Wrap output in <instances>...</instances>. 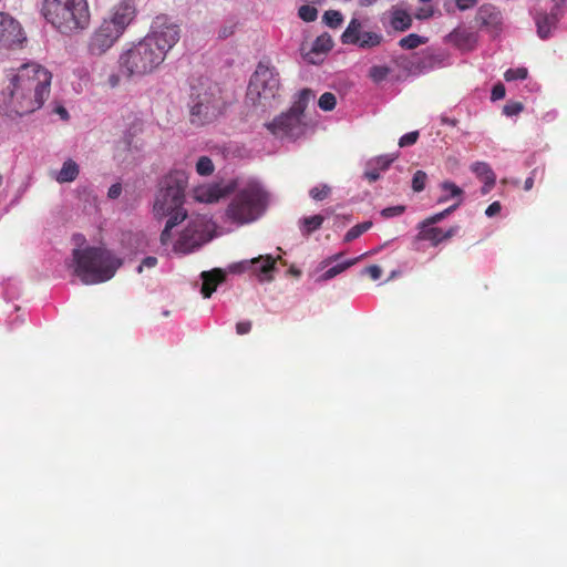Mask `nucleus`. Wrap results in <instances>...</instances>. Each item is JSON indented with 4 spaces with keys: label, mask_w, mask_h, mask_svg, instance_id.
Listing matches in <instances>:
<instances>
[{
    "label": "nucleus",
    "mask_w": 567,
    "mask_h": 567,
    "mask_svg": "<svg viewBox=\"0 0 567 567\" xmlns=\"http://www.w3.org/2000/svg\"><path fill=\"white\" fill-rule=\"evenodd\" d=\"M52 74L38 63H24L11 79L8 107L19 116L39 110L50 94Z\"/></svg>",
    "instance_id": "f257e3e1"
},
{
    "label": "nucleus",
    "mask_w": 567,
    "mask_h": 567,
    "mask_svg": "<svg viewBox=\"0 0 567 567\" xmlns=\"http://www.w3.org/2000/svg\"><path fill=\"white\" fill-rule=\"evenodd\" d=\"M187 185L188 176L183 169L171 171L159 182L153 213L157 219L167 218L159 235V241L163 246L173 243L172 230L187 219L188 214L184 207Z\"/></svg>",
    "instance_id": "f03ea898"
},
{
    "label": "nucleus",
    "mask_w": 567,
    "mask_h": 567,
    "mask_svg": "<svg viewBox=\"0 0 567 567\" xmlns=\"http://www.w3.org/2000/svg\"><path fill=\"white\" fill-rule=\"evenodd\" d=\"M40 13L47 23L65 35L78 34L91 23L87 0H42Z\"/></svg>",
    "instance_id": "7ed1b4c3"
},
{
    "label": "nucleus",
    "mask_w": 567,
    "mask_h": 567,
    "mask_svg": "<svg viewBox=\"0 0 567 567\" xmlns=\"http://www.w3.org/2000/svg\"><path fill=\"white\" fill-rule=\"evenodd\" d=\"M74 274L85 285L110 280L121 266L111 251L101 247L76 248L72 252Z\"/></svg>",
    "instance_id": "20e7f679"
},
{
    "label": "nucleus",
    "mask_w": 567,
    "mask_h": 567,
    "mask_svg": "<svg viewBox=\"0 0 567 567\" xmlns=\"http://www.w3.org/2000/svg\"><path fill=\"white\" fill-rule=\"evenodd\" d=\"M269 195L257 182H249L237 190L226 209L233 223L245 225L257 220L267 209Z\"/></svg>",
    "instance_id": "39448f33"
},
{
    "label": "nucleus",
    "mask_w": 567,
    "mask_h": 567,
    "mask_svg": "<svg viewBox=\"0 0 567 567\" xmlns=\"http://www.w3.org/2000/svg\"><path fill=\"white\" fill-rule=\"evenodd\" d=\"M162 51L153 48L144 38L123 50L118 56V70L127 79L153 73L163 62Z\"/></svg>",
    "instance_id": "423d86ee"
},
{
    "label": "nucleus",
    "mask_w": 567,
    "mask_h": 567,
    "mask_svg": "<svg viewBox=\"0 0 567 567\" xmlns=\"http://www.w3.org/2000/svg\"><path fill=\"white\" fill-rule=\"evenodd\" d=\"M186 221V225L179 230L177 239L173 243V251L179 255L192 254L213 238L205 216H187Z\"/></svg>",
    "instance_id": "0eeeda50"
},
{
    "label": "nucleus",
    "mask_w": 567,
    "mask_h": 567,
    "mask_svg": "<svg viewBox=\"0 0 567 567\" xmlns=\"http://www.w3.org/2000/svg\"><path fill=\"white\" fill-rule=\"evenodd\" d=\"M144 39L153 48L162 51V56L165 59L168 51L179 41L181 28L168 16L159 14L153 20L151 31Z\"/></svg>",
    "instance_id": "6e6552de"
},
{
    "label": "nucleus",
    "mask_w": 567,
    "mask_h": 567,
    "mask_svg": "<svg viewBox=\"0 0 567 567\" xmlns=\"http://www.w3.org/2000/svg\"><path fill=\"white\" fill-rule=\"evenodd\" d=\"M279 90L280 79L276 68L269 60L260 61L250 78L248 94L256 95L259 100H272Z\"/></svg>",
    "instance_id": "1a4fd4ad"
},
{
    "label": "nucleus",
    "mask_w": 567,
    "mask_h": 567,
    "mask_svg": "<svg viewBox=\"0 0 567 567\" xmlns=\"http://www.w3.org/2000/svg\"><path fill=\"white\" fill-rule=\"evenodd\" d=\"M267 128L277 137L296 140L305 134L306 123L302 116L289 110L267 124Z\"/></svg>",
    "instance_id": "9d476101"
},
{
    "label": "nucleus",
    "mask_w": 567,
    "mask_h": 567,
    "mask_svg": "<svg viewBox=\"0 0 567 567\" xmlns=\"http://www.w3.org/2000/svg\"><path fill=\"white\" fill-rule=\"evenodd\" d=\"M24 40L19 22L6 13H0V45L12 48Z\"/></svg>",
    "instance_id": "9b49d317"
},
{
    "label": "nucleus",
    "mask_w": 567,
    "mask_h": 567,
    "mask_svg": "<svg viewBox=\"0 0 567 567\" xmlns=\"http://www.w3.org/2000/svg\"><path fill=\"white\" fill-rule=\"evenodd\" d=\"M135 17L136 8L134 1L121 0L118 3L113 6L105 19L124 32Z\"/></svg>",
    "instance_id": "f8f14e48"
},
{
    "label": "nucleus",
    "mask_w": 567,
    "mask_h": 567,
    "mask_svg": "<svg viewBox=\"0 0 567 567\" xmlns=\"http://www.w3.org/2000/svg\"><path fill=\"white\" fill-rule=\"evenodd\" d=\"M219 112L218 100H210L208 97H199L196 103L190 107L192 122L195 124H203L213 120Z\"/></svg>",
    "instance_id": "ddd939ff"
},
{
    "label": "nucleus",
    "mask_w": 567,
    "mask_h": 567,
    "mask_svg": "<svg viewBox=\"0 0 567 567\" xmlns=\"http://www.w3.org/2000/svg\"><path fill=\"white\" fill-rule=\"evenodd\" d=\"M420 233L417 238L420 240L431 241L433 246H437L440 243L452 238L460 229L458 226H452L447 230L434 226L420 225Z\"/></svg>",
    "instance_id": "4468645a"
},
{
    "label": "nucleus",
    "mask_w": 567,
    "mask_h": 567,
    "mask_svg": "<svg viewBox=\"0 0 567 567\" xmlns=\"http://www.w3.org/2000/svg\"><path fill=\"white\" fill-rule=\"evenodd\" d=\"M502 20L501 11L493 4L485 3L477 10L476 21L480 22L482 27L498 31L502 25Z\"/></svg>",
    "instance_id": "2eb2a0df"
},
{
    "label": "nucleus",
    "mask_w": 567,
    "mask_h": 567,
    "mask_svg": "<svg viewBox=\"0 0 567 567\" xmlns=\"http://www.w3.org/2000/svg\"><path fill=\"white\" fill-rule=\"evenodd\" d=\"M200 277L203 280L200 292L204 298H210L217 286L225 280L226 274L224 270L215 268L210 271H203Z\"/></svg>",
    "instance_id": "dca6fc26"
},
{
    "label": "nucleus",
    "mask_w": 567,
    "mask_h": 567,
    "mask_svg": "<svg viewBox=\"0 0 567 567\" xmlns=\"http://www.w3.org/2000/svg\"><path fill=\"white\" fill-rule=\"evenodd\" d=\"M114 45V42L97 28L91 34L87 43L90 54L100 56Z\"/></svg>",
    "instance_id": "f3484780"
},
{
    "label": "nucleus",
    "mask_w": 567,
    "mask_h": 567,
    "mask_svg": "<svg viewBox=\"0 0 567 567\" xmlns=\"http://www.w3.org/2000/svg\"><path fill=\"white\" fill-rule=\"evenodd\" d=\"M559 7L555 6L550 13H538L535 18L537 25V33L542 39L549 37L551 28L558 21Z\"/></svg>",
    "instance_id": "a211bd4d"
},
{
    "label": "nucleus",
    "mask_w": 567,
    "mask_h": 567,
    "mask_svg": "<svg viewBox=\"0 0 567 567\" xmlns=\"http://www.w3.org/2000/svg\"><path fill=\"white\" fill-rule=\"evenodd\" d=\"M447 41L463 50L473 49L475 35L467 29L456 28L449 35Z\"/></svg>",
    "instance_id": "6ab92c4d"
},
{
    "label": "nucleus",
    "mask_w": 567,
    "mask_h": 567,
    "mask_svg": "<svg viewBox=\"0 0 567 567\" xmlns=\"http://www.w3.org/2000/svg\"><path fill=\"white\" fill-rule=\"evenodd\" d=\"M276 259L267 255L265 257L259 256L258 258H254L251 260V265L254 266V271L258 274L262 280H271V272L275 269Z\"/></svg>",
    "instance_id": "aec40b11"
},
{
    "label": "nucleus",
    "mask_w": 567,
    "mask_h": 567,
    "mask_svg": "<svg viewBox=\"0 0 567 567\" xmlns=\"http://www.w3.org/2000/svg\"><path fill=\"white\" fill-rule=\"evenodd\" d=\"M79 165L71 158L66 159L61 169L55 175V181L60 184L71 183L79 176Z\"/></svg>",
    "instance_id": "412c9836"
},
{
    "label": "nucleus",
    "mask_w": 567,
    "mask_h": 567,
    "mask_svg": "<svg viewBox=\"0 0 567 567\" xmlns=\"http://www.w3.org/2000/svg\"><path fill=\"white\" fill-rule=\"evenodd\" d=\"M390 23L395 31L402 32L411 28L412 18L405 10L395 9L392 12Z\"/></svg>",
    "instance_id": "4be33fe9"
},
{
    "label": "nucleus",
    "mask_w": 567,
    "mask_h": 567,
    "mask_svg": "<svg viewBox=\"0 0 567 567\" xmlns=\"http://www.w3.org/2000/svg\"><path fill=\"white\" fill-rule=\"evenodd\" d=\"M361 28H362V24L358 19H355V18L351 19L347 29L341 34V42L343 44H352V43H355L357 41H359L360 34H361Z\"/></svg>",
    "instance_id": "5701e85b"
},
{
    "label": "nucleus",
    "mask_w": 567,
    "mask_h": 567,
    "mask_svg": "<svg viewBox=\"0 0 567 567\" xmlns=\"http://www.w3.org/2000/svg\"><path fill=\"white\" fill-rule=\"evenodd\" d=\"M471 168L476 174L477 177L483 179L485 184H487L488 186L495 185L496 176L487 163L476 162L472 165Z\"/></svg>",
    "instance_id": "b1692460"
},
{
    "label": "nucleus",
    "mask_w": 567,
    "mask_h": 567,
    "mask_svg": "<svg viewBox=\"0 0 567 567\" xmlns=\"http://www.w3.org/2000/svg\"><path fill=\"white\" fill-rule=\"evenodd\" d=\"M441 189L443 194L437 199V203H445L452 198H457V202L461 199V203L463 202V190L455 183L445 181L441 184Z\"/></svg>",
    "instance_id": "393cba45"
},
{
    "label": "nucleus",
    "mask_w": 567,
    "mask_h": 567,
    "mask_svg": "<svg viewBox=\"0 0 567 567\" xmlns=\"http://www.w3.org/2000/svg\"><path fill=\"white\" fill-rule=\"evenodd\" d=\"M315 97L313 92L310 89H303L298 93V99L295 101L290 111L303 117V112L311 99Z\"/></svg>",
    "instance_id": "a878e982"
},
{
    "label": "nucleus",
    "mask_w": 567,
    "mask_h": 567,
    "mask_svg": "<svg viewBox=\"0 0 567 567\" xmlns=\"http://www.w3.org/2000/svg\"><path fill=\"white\" fill-rule=\"evenodd\" d=\"M383 40V35L381 33L368 31L362 32L360 34V40L354 44L359 45L361 49H371L381 44Z\"/></svg>",
    "instance_id": "bb28decb"
},
{
    "label": "nucleus",
    "mask_w": 567,
    "mask_h": 567,
    "mask_svg": "<svg viewBox=\"0 0 567 567\" xmlns=\"http://www.w3.org/2000/svg\"><path fill=\"white\" fill-rule=\"evenodd\" d=\"M324 221V217L321 215H313L310 217H305L300 220V228L305 236H309L311 233L319 229Z\"/></svg>",
    "instance_id": "cd10ccee"
},
{
    "label": "nucleus",
    "mask_w": 567,
    "mask_h": 567,
    "mask_svg": "<svg viewBox=\"0 0 567 567\" xmlns=\"http://www.w3.org/2000/svg\"><path fill=\"white\" fill-rule=\"evenodd\" d=\"M333 48V40L330 34L323 33L319 35L313 44L311 51L313 53H328Z\"/></svg>",
    "instance_id": "c85d7f7f"
},
{
    "label": "nucleus",
    "mask_w": 567,
    "mask_h": 567,
    "mask_svg": "<svg viewBox=\"0 0 567 567\" xmlns=\"http://www.w3.org/2000/svg\"><path fill=\"white\" fill-rule=\"evenodd\" d=\"M427 39L416 33H410L399 41V45L404 50H413L419 45L426 43Z\"/></svg>",
    "instance_id": "c756f323"
},
{
    "label": "nucleus",
    "mask_w": 567,
    "mask_h": 567,
    "mask_svg": "<svg viewBox=\"0 0 567 567\" xmlns=\"http://www.w3.org/2000/svg\"><path fill=\"white\" fill-rule=\"evenodd\" d=\"M357 261H358V258H354V259L347 260V261H344V262H341V264L334 265V266H332L331 268H329L328 270H326V271L321 275V279H322V280H329V279H332V278H333V277H336L337 275L341 274L342 271H344L346 269H348L349 267H351L352 265H354Z\"/></svg>",
    "instance_id": "7c9ffc66"
},
{
    "label": "nucleus",
    "mask_w": 567,
    "mask_h": 567,
    "mask_svg": "<svg viewBox=\"0 0 567 567\" xmlns=\"http://www.w3.org/2000/svg\"><path fill=\"white\" fill-rule=\"evenodd\" d=\"M97 29L106 34L114 43L122 37L124 33L117 27L109 22L106 19H103Z\"/></svg>",
    "instance_id": "2f4dec72"
},
{
    "label": "nucleus",
    "mask_w": 567,
    "mask_h": 567,
    "mask_svg": "<svg viewBox=\"0 0 567 567\" xmlns=\"http://www.w3.org/2000/svg\"><path fill=\"white\" fill-rule=\"evenodd\" d=\"M372 227V221H363L361 224H358L353 227H351L347 234L344 235V241L350 243L358 237H360L363 233L369 230Z\"/></svg>",
    "instance_id": "473e14b6"
},
{
    "label": "nucleus",
    "mask_w": 567,
    "mask_h": 567,
    "mask_svg": "<svg viewBox=\"0 0 567 567\" xmlns=\"http://www.w3.org/2000/svg\"><path fill=\"white\" fill-rule=\"evenodd\" d=\"M460 205H461V199L458 202H456L454 205L444 209L443 212L430 216L429 218L423 220L420 225L433 226L434 224L443 220L446 216H449L452 212H454Z\"/></svg>",
    "instance_id": "72a5a7b5"
},
{
    "label": "nucleus",
    "mask_w": 567,
    "mask_h": 567,
    "mask_svg": "<svg viewBox=\"0 0 567 567\" xmlns=\"http://www.w3.org/2000/svg\"><path fill=\"white\" fill-rule=\"evenodd\" d=\"M215 166L208 156H200L196 163V172L200 176H209L214 173Z\"/></svg>",
    "instance_id": "f704fd0d"
},
{
    "label": "nucleus",
    "mask_w": 567,
    "mask_h": 567,
    "mask_svg": "<svg viewBox=\"0 0 567 567\" xmlns=\"http://www.w3.org/2000/svg\"><path fill=\"white\" fill-rule=\"evenodd\" d=\"M323 22L330 27V28H338L341 25V23L343 22V16L340 11H337V10H328L324 12L323 17Z\"/></svg>",
    "instance_id": "c9c22d12"
},
{
    "label": "nucleus",
    "mask_w": 567,
    "mask_h": 567,
    "mask_svg": "<svg viewBox=\"0 0 567 567\" xmlns=\"http://www.w3.org/2000/svg\"><path fill=\"white\" fill-rule=\"evenodd\" d=\"M298 17L305 22H313L318 18V10L313 6L303 4L298 9Z\"/></svg>",
    "instance_id": "e433bc0d"
},
{
    "label": "nucleus",
    "mask_w": 567,
    "mask_h": 567,
    "mask_svg": "<svg viewBox=\"0 0 567 567\" xmlns=\"http://www.w3.org/2000/svg\"><path fill=\"white\" fill-rule=\"evenodd\" d=\"M396 157L390 155H381L369 161V166H377L380 172L386 171Z\"/></svg>",
    "instance_id": "4c0bfd02"
},
{
    "label": "nucleus",
    "mask_w": 567,
    "mask_h": 567,
    "mask_svg": "<svg viewBox=\"0 0 567 567\" xmlns=\"http://www.w3.org/2000/svg\"><path fill=\"white\" fill-rule=\"evenodd\" d=\"M389 73H390V68H388L385 65H373L372 68H370L369 76L374 82H381V81L385 80V78L389 75Z\"/></svg>",
    "instance_id": "58836bf2"
},
{
    "label": "nucleus",
    "mask_w": 567,
    "mask_h": 567,
    "mask_svg": "<svg viewBox=\"0 0 567 567\" xmlns=\"http://www.w3.org/2000/svg\"><path fill=\"white\" fill-rule=\"evenodd\" d=\"M337 99L333 93H323L318 102V105L323 111H332L336 107Z\"/></svg>",
    "instance_id": "ea45409f"
},
{
    "label": "nucleus",
    "mask_w": 567,
    "mask_h": 567,
    "mask_svg": "<svg viewBox=\"0 0 567 567\" xmlns=\"http://www.w3.org/2000/svg\"><path fill=\"white\" fill-rule=\"evenodd\" d=\"M427 175L423 171H416L412 178V188L414 192L420 193L425 188Z\"/></svg>",
    "instance_id": "a19ab883"
},
{
    "label": "nucleus",
    "mask_w": 567,
    "mask_h": 567,
    "mask_svg": "<svg viewBox=\"0 0 567 567\" xmlns=\"http://www.w3.org/2000/svg\"><path fill=\"white\" fill-rule=\"evenodd\" d=\"M330 193H331V188L327 184L312 187L309 190L310 197L315 200H323L330 195Z\"/></svg>",
    "instance_id": "79ce46f5"
},
{
    "label": "nucleus",
    "mask_w": 567,
    "mask_h": 567,
    "mask_svg": "<svg viewBox=\"0 0 567 567\" xmlns=\"http://www.w3.org/2000/svg\"><path fill=\"white\" fill-rule=\"evenodd\" d=\"M528 75V71L526 68H516V69H508L504 73V79L506 81H514V80H525Z\"/></svg>",
    "instance_id": "37998d69"
},
{
    "label": "nucleus",
    "mask_w": 567,
    "mask_h": 567,
    "mask_svg": "<svg viewBox=\"0 0 567 567\" xmlns=\"http://www.w3.org/2000/svg\"><path fill=\"white\" fill-rule=\"evenodd\" d=\"M417 138H419V132L417 131H413V132L406 133L403 136H401V138L399 140V146L400 147H405V146L413 145V144L416 143Z\"/></svg>",
    "instance_id": "c03bdc74"
},
{
    "label": "nucleus",
    "mask_w": 567,
    "mask_h": 567,
    "mask_svg": "<svg viewBox=\"0 0 567 567\" xmlns=\"http://www.w3.org/2000/svg\"><path fill=\"white\" fill-rule=\"evenodd\" d=\"M404 210H405L404 206H401V205L391 206V207H386V208L382 209L381 215L384 218H392V217L402 215L404 213Z\"/></svg>",
    "instance_id": "a18cd8bd"
},
{
    "label": "nucleus",
    "mask_w": 567,
    "mask_h": 567,
    "mask_svg": "<svg viewBox=\"0 0 567 567\" xmlns=\"http://www.w3.org/2000/svg\"><path fill=\"white\" fill-rule=\"evenodd\" d=\"M523 111V104L520 102H511L504 106V114L507 116L517 115Z\"/></svg>",
    "instance_id": "49530a36"
},
{
    "label": "nucleus",
    "mask_w": 567,
    "mask_h": 567,
    "mask_svg": "<svg viewBox=\"0 0 567 567\" xmlns=\"http://www.w3.org/2000/svg\"><path fill=\"white\" fill-rule=\"evenodd\" d=\"M364 178L368 179L370 183H373L380 178V169L377 166H369V163L367 164V169L364 172Z\"/></svg>",
    "instance_id": "de8ad7c7"
},
{
    "label": "nucleus",
    "mask_w": 567,
    "mask_h": 567,
    "mask_svg": "<svg viewBox=\"0 0 567 567\" xmlns=\"http://www.w3.org/2000/svg\"><path fill=\"white\" fill-rule=\"evenodd\" d=\"M363 274L368 275L372 280H378L382 276V269L378 265H371L363 270Z\"/></svg>",
    "instance_id": "09e8293b"
},
{
    "label": "nucleus",
    "mask_w": 567,
    "mask_h": 567,
    "mask_svg": "<svg viewBox=\"0 0 567 567\" xmlns=\"http://www.w3.org/2000/svg\"><path fill=\"white\" fill-rule=\"evenodd\" d=\"M505 93H506L505 86L502 83H497L492 89L491 99L493 101L501 100L505 96Z\"/></svg>",
    "instance_id": "8fccbe9b"
},
{
    "label": "nucleus",
    "mask_w": 567,
    "mask_h": 567,
    "mask_svg": "<svg viewBox=\"0 0 567 567\" xmlns=\"http://www.w3.org/2000/svg\"><path fill=\"white\" fill-rule=\"evenodd\" d=\"M478 0H455V6L458 10L465 11L474 8Z\"/></svg>",
    "instance_id": "3c124183"
},
{
    "label": "nucleus",
    "mask_w": 567,
    "mask_h": 567,
    "mask_svg": "<svg viewBox=\"0 0 567 567\" xmlns=\"http://www.w3.org/2000/svg\"><path fill=\"white\" fill-rule=\"evenodd\" d=\"M157 265V258L156 257H153V256H148V257H145L141 265L138 266L137 270L138 272H142L143 270V267H146V268H153Z\"/></svg>",
    "instance_id": "603ef678"
},
{
    "label": "nucleus",
    "mask_w": 567,
    "mask_h": 567,
    "mask_svg": "<svg viewBox=\"0 0 567 567\" xmlns=\"http://www.w3.org/2000/svg\"><path fill=\"white\" fill-rule=\"evenodd\" d=\"M251 322L250 321H240L236 324V332L238 334H246L250 332L251 330Z\"/></svg>",
    "instance_id": "864d4df0"
},
{
    "label": "nucleus",
    "mask_w": 567,
    "mask_h": 567,
    "mask_svg": "<svg viewBox=\"0 0 567 567\" xmlns=\"http://www.w3.org/2000/svg\"><path fill=\"white\" fill-rule=\"evenodd\" d=\"M501 209H502L501 203L499 202H493L486 208L485 214L488 217H493V216L497 215L501 212Z\"/></svg>",
    "instance_id": "5fc2aeb1"
},
{
    "label": "nucleus",
    "mask_w": 567,
    "mask_h": 567,
    "mask_svg": "<svg viewBox=\"0 0 567 567\" xmlns=\"http://www.w3.org/2000/svg\"><path fill=\"white\" fill-rule=\"evenodd\" d=\"M121 193H122V186H121V184L116 183V184H113L109 188L107 196L112 199H115L121 195Z\"/></svg>",
    "instance_id": "6e6d98bb"
},
{
    "label": "nucleus",
    "mask_w": 567,
    "mask_h": 567,
    "mask_svg": "<svg viewBox=\"0 0 567 567\" xmlns=\"http://www.w3.org/2000/svg\"><path fill=\"white\" fill-rule=\"evenodd\" d=\"M537 172H538V168H534L532 171V173H530V176L525 179V183H524V189L525 190L528 192V190H530L533 188V186H534V178L537 175Z\"/></svg>",
    "instance_id": "4d7b16f0"
},
{
    "label": "nucleus",
    "mask_w": 567,
    "mask_h": 567,
    "mask_svg": "<svg viewBox=\"0 0 567 567\" xmlns=\"http://www.w3.org/2000/svg\"><path fill=\"white\" fill-rule=\"evenodd\" d=\"M54 113H56L63 121L69 120V113H68L66 109L62 105H58L54 109Z\"/></svg>",
    "instance_id": "13d9d810"
},
{
    "label": "nucleus",
    "mask_w": 567,
    "mask_h": 567,
    "mask_svg": "<svg viewBox=\"0 0 567 567\" xmlns=\"http://www.w3.org/2000/svg\"><path fill=\"white\" fill-rule=\"evenodd\" d=\"M121 73L120 74H111L107 79V83L111 87H115L120 84V79H121Z\"/></svg>",
    "instance_id": "bf43d9fd"
},
{
    "label": "nucleus",
    "mask_w": 567,
    "mask_h": 567,
    "mask_svg": "<svg viewBox=\"0 0 567 567\" xmlns=\"http://www.w3.org/2000/svg\"><path fill=\"white\" fill-rule=\"evenodd\" d=\"M441 122L443 124H447V125H451V126H456L457 123H458V121L456 118H450L447 116H442Z\"/></svg>",
    "instance_id": "052dcab7"
},
{
    "label": "nucleus",
    "mask_w": 567,
    "mask_h": 567,
    "mask_svg": "<svg viewBox=\"0 0 567 567\" xmlns=\"http://www.w3.org/2000/svg\"><path fill=\"white\" fill-rule=\"evenodd\" d=\"M494 186H488L487 184L484 183V186L482 188V193L483 194H487Z\"/></svg>",
    "instance_id": "680f3d73"
},
{
    "label": "nucleus",
    "mask_w": 567,
    "mask_h": 567,
    "mask_svg": "<svg viewBox=\"0 0 567 567\" xmlns=\"http://www.w3.org/2000/svg\"><path fill=\"white\" fill-rule=\"evenodd\" d=\"M23 95L25 99H32V92H24Z\"/></svg>",
    "instance_id": "e2e57ef3"
},
{
    "label": "nucleus",
    "mask_w": 567,
    "mask_h": 567,
    "mask_svg": "<svg viewBox=\"0 0 567 567\" xmlns=\"http://www.w3.org/2000/svg\"><path fill=\"white\" fill-rule=\"evenodd\" d=\"M444 7H445V9H446V11H447V12H451V10H450V8H449V3H447V2H446V3H444Z\"/></svg>",
    "instance_id": "0e129e2a"
}]
</instances>
